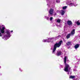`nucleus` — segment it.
Wrapping results in <instances>:
<instances>
[{
	"instance_id": "obj_1",
	"label": "nucleus",
	"mask_w": 80,
	"mask_h": 80,
	"mask_svg": "<svg viewBox=\"0 0 80 80\" xmlns=\"http://www.w3.org/2000/svg\"><path fill=\"white\" fill-rule=\"evenodd\" d=\"M66 61H67V57H65L64 58V62L65 63V67L64 68V70L66 72H70V68L69 66V65L67 64H66Z\"/></svg>"
},
{
	"instance_id": "obj_2",
	"label": "nucleus",
	"mask_w": 80,
	"mask_h": 80,
	"mask_svg": "<svg viewBox=\"0 0 80 80\" xmlns=\"http://www.w3.org/2000/svg\"><path fill=\"white\" fill-rule=\"evenodd\" d=\"M62 43H63L62 41H61L58 43H56L54 45V48L52 51V53H55V50H56L57 47H60Z\"/></svg>"
},
{
	"instance_id": "obj_3",
	"label": "nucleus",
	"mask_w": 80,
	"mask_h": 80,
	"mask_svg": "<svg viewBox=\"0 0 80 80\" xmlns=\"http://www.w3.org/2000/svg\"><path fill=\"white\" fill-rule=\"evenodd\" d=\"M6 33H7V36H5L4 38H4L5 40H6L7 39H8V38H10V32L8 31H6Z\"/></svg>"
},
{
	"instance_id": "obj_4",
	"label": "nucleus",
	"mask_w": 80,
	"mask_h": 80,
	"mask_svg": "<svg viewBox=\"0 0 80 80\" xmlns=\"http://www.w3.org/2000/svg\"><path fill=\"white\" fill-rule=\"evenodd\" d=\"M67 3L70 7H72V6H73V5H74V6H75V7H76V6H77V4L75 5L73 4V3H72V1H71L67 2Z\"/></svg>"
},
{
	"instance_id": "obj_5",
	"label": "nucleus",
	"mask_w": 80,
	"mask_h": 80,
	"mask_svg": "<svg viewBox=\"0 0 80 80\" xmlns=\"http://www.w3.org/2000/svg\"><path fill=\"white\" fill-rule=\"evenodd\" d=\"M53 11H54V10L51 8L50 9L48 12L50 15H53Z\"/></svg>"
},
{
	"instance_id": "obj_6",
	"label": "nucleus",
	"mask_w": 80,
	"mask_h": 80,
	"mask_svg": "<svg viewBox=\"0 0 80 80\" xmlns=\"http://www.w3.org/2000/svg\"><path fill=\"white\" fill-rule=\"evenodd\" d=\"M67 23L68 25H72V22L70 21H68L67 22Z\"/></svg>"
},
{
	"instance_id": "obj_7",
	"label": "nucleus",
	"mask_w": 80,
	"mask_h": 80,
	"mask_svg": "<svg viewBox=\"0 0 80 80\" xmlns=\"http://www.w3.org/2000/svg\"><path fill=\"white\" fill-rule=\"evenodd\" d=\"M61 53L62 52H61V51L58 52L57 53V55L58 56H60V55H61Z\"/></svg>"
},
{
	"instance_id": "obj_8",
	"label": "nucleus",
	"mask_w": 80,
	"mask_h": 80,
	"mask_svg": "<svg viewBox=\"0 0 80 80\" xmlns=\"http://www.w3.org/2000/svg\"><path fill=\"white\" fill-rule=\"evenodd\" d=\"M66 44L67 45H70L72 44V42L69 41L67 43H66Z\"/></svg>"
},
{
	"instance_id": "obj_9",
	"label": "nucleus",
	"mask_w": 80,
	"mask_h": 80,
	"mask_svg": "<svg viewBox=\"0 0 80 80\" xmlns=\"http://www.w3.org/2000/svg\"><path fill=\"white\" fill-rule=\"evenodd\" d=\"M71 35H74V34H75V29H73L72 31L71 32Z\"/></svg>"
},
{
	"instance_id": "obj_10",
	"label": "nucleus",
	"mask_w": 80,
	"mask_h": 80,
	"mask_svg": "<svg viewBox=\"0 0 80 80\" xmlns=\"http://www.w3.org/2000/svg\"><path fill=\"white\" fill-rule=\"evenodd\" d=\"M61 13L62 15H63L65 13V11H63V10H62L61 12Z\"/></svg>"
},
{
	"instance_id": "obj_11",
	"label": "nucleus",
	"mask_w": 80,
	"mask_h": 80,
	"mask_svg": "<svg viewBox=\"0 0 80 80\" xmlns=\"http://www.w3.org/2000/svg\"><path fill=\"white\" fill-rule=\"evenodd\" d=\"M79 47V45H78V44H76L74 46V47L76 49L78 48Z\"/></svg>"
},
{
	"instance_id": "obj_12",
	"label": "nucleus",
	"mask_w": 80,
	"mask_h": 80,
	"mask_svg": "<svg viewBox=\"0 0 80 80\" xmlns=\"http://www.w3.org/2000/svg\"><path fill=\"white\" fill-rule=\"evenodd\" d=\"M75 77V76H70L69 77V78H72V79H73Z\"/></svg>"
},
{
	"instance_id": "obj_13",
	"label": "nucleus",
	"mask_w": 80,
	"mask_h": 80,
	"mask_svg": "<svg viewBox=\"0 0 80 80\" xmlns=\"http://www.w3.org/2000/svg\"><path fill=\"white\" fill-rule=\"evenodd\" d=\"M70 35H71V33H69L67 35V39H68V38H70Z\"/></svg>"
},
{
	"instance_id": "obj_14",
	"label": "nucleus",
	"mask_w": 80,
	"mask_h": 80,
	"mask_svg": "<svg viewBox=\"0 0 80 80\" xmlns=\"http://www.w3.org/2000/svg\"><path fill=\"white\" fill-rule=\"evenodd\" d=\"M76 23H77V25H80V22H79V21H77L76 22Z\"/></svg>"
},
{
	"instance_id": "obj_15",
	"label": "nucleus",
	"mask_w": 80,
	"mask_h": 80,
	"mask_svg": "<svg viewBox=\"0 0 80 80\" xmlns=\"http://www.w3.org/2000/svg\"><path fill=\"white\" fill-rule=\"evenodd\" d=\"M42 42H50V41H48L45 40H43L42 41Z\"/></svg>"
},
{
	"instance_id": "obj_16",
	"label": "nucleus",
	"mask_w": 80,
	"mask_h": 80,
	"mask_svg": "<svg viewBox=\"0 0 80 80\" xmlns=\"http://www.w3.org/2000/svg\"><path fill=\"white\" fill-rule=\"evenodd\" d=\"M60 21H61L60 19H58L57 20V22H58V23H60Z\"/></svg>"
},
{
	"instance_id": "obj_17",
	"label": "nucleus",
	"mask_w": 80,
	"mask_h": 80,
	"mask_svg": "<svg viewBox=\"0 0 80 80\" xmlns=\"http://www.w3.org/2000/svg\"><path fill=\"white\" fill-rule=\"evenodd\" d=\"M67 6H64L62 7V8L63 10H65V9H66V8H67Z\"/></svg>"
},
{
	"instance_id": "obj_18",
	"label": "nucleus",
	"mask_w": 80,
	"mask_h": 80,
	"mask_svg": "<svg viewBox=\"0 0 80 80\" xmlns=\"http://www.w3.org/2000/svg\"><path fill=\"white\" fill-rule=\"evenodd\" d=\"M45 18H47V20H48L49 19V18L48 17H47V16H45Z\"/></svg>"
},
{
	"instance_id": "obj_19",
	"label": "nucleus",
	"mask_w": 80,
	"mask_h": 80,
	"mask_svg": "<svg viewBox=\"0 0 80 80\" xmlns=\"http://www.w3.org/2000/svg\"><path fill=\"white\" fill-rule=\"evenodd\" d=\"M52 19H53V18L52 17H51L50 18V20L51 21H52Z\"/></svg>"
},
{
	"instance_id": "obj_20",
	"label": "nucleus",
	"mask_w": 80,
	"mask_h": 80,
	"mask_svg": "<svg viewBox=\"0 0 80 80\" xmlns=\"http://www.w3.org/2000/svg\"><path fill=\"white\" fill-rule=\"evenodd\" d=\"M60 1L59 0H57L56 1V2L57 3H60Z\"/></svg>"
},
{
	"instance_id": "obj_21",
	"label": "nucleus",
	"mask_w": 80,
	"mask_h": 80,
	"mask_svg": "<svg viewBox=\"0 0 80 80\" xmlns=\"http://www.w3.org/2000/svg\"><path fill=\"white\" fill-rule=\"evenodd\" d=\"M52 39V38H51V39H48V40H51Z\"/></svg>"
},
{
	"instance_id": "obj_22",
	"label": "nucleus",
	"mask_w": 80,
	"mask_h": 80,
	"mask_svg": "<svg viewBox=\"0 0 80 80\" xmlns=\"http://www.w3.org/2000/svg\"><path fill=\"white\" fill-rule=\"evenodd\" d=\"M73 71H75V70L73 69Z\"/></svg>"
},
{
	"instance_id": "obj_23",
	"label": "nucleus",
	"mask_w": 80,
	"mask_h": 80,
	"mask_svg": "<svg viewBox=\"0 0 80 80\" xmlns=\"http://www.w3.org/2000/svg\"><path fill=\"white\" fill-rule=\"evenodd\" d=\"M11 32H13V31H11Z\"/></svg>"
},
{
	"instance_id": "obj_24",
	"label": "nucleus",
	"mask_w": 80,
	"mask_h": 80,
	"mask_svg": "<svg viewBox=\"0 0 80 80\" xmlns=\"http://www.w3.org/2000/svg\"><path fill=\"white\" fill-rule=\"evenodd\" d=\"M49 15V16H50V14H49V15Z\"/></svg>"
}]
</instances>
